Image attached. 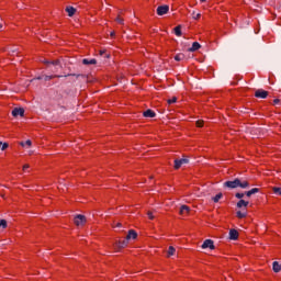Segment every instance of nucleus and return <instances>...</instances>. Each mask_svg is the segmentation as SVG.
Segmentation results:
<instances>
[{
    "label": "nucleus",
    "instance_id": "b1692460",
    "mask_svg": "<svg viewBox=\"0 0 281 281\" xmlns=\"http://www.w3.org/2000/svg\"><path fill=\"white\" fill-rule=\"evenodd\" d=\"M176 36H181V26H176L175 29Z\"/></svg>",
    "mask_w": 281,
    "mask_h": 281
},
{
    "label": "nucleus",
    "instance_id": "4c0bfd02",
    "mask_svg": "<svg viewBox=\"0 0 281 281\" xmlns=\"http://www.w3.org/2000/svg\"><path fill=\"white\" fill-rule=\"evenodd\" d=\"M100 56H104V54H106V50H100Z\"/></svg>",
    "mask_w": 281,
    "mask_h": 281
},
{
    "label": "nucleus",
    "instance_id": "72a5a7b5",
    "mask_svg": "<svg viewBox=\"0 0 281 281\" xmlns=\"http://www.w3.org/2000/svg\"><path fill=\"white\" fill-rule=\"evenodd\" d=\"M179 161H180V164H182V166H183V164H188V159L187 158L179 159Z\"/></svg>",
    "mask_w": 281,
    "mask_h": 281
},
{
    "label": "nucleus",
    "instance_id": "aec40b11",
    "mask_svg": "<svg viewBox=\"0 0 281 281\" xmlns=\"http://www.w3.org/2000/svg\"><path fill=\"white\" fill-rule=\"evenodd\" d=\"M192 19H194V21H199V19H201V13H196V11H193Z\"/></svg>",
    "mask_w": 281,
    "mask_h": 281
},
{
    "label": "nucleus",
    "instance_id": "a211bd4d",
    "mask_svg": "<svg viewBox=\"0 0 281 281\" xmlns=\"http://www.w3.org/2000/svg\"><path fill=\"white\" fill-rule=\"evenodd\" d=\"M257 192H259L258 188H254L250 191L246 192V196H251V194H257Z\"/></svg>",
    "mask_w": 281,
    "mask_h": 281
},
{
    "label": "nucleus",
    "instance_id": "5701e85b",
    "mask_svg": "<svg viewBox=\"0 0 281 281\" xmlns=\"http://www.w3.org/2000/svg\"><path fill=\"white\" fill-rule=\"evenodd\" d=\"M272 191L274 192V194H278L279 196H281V188L280 187H273Z\"/></svg>",
    "mask_w": 281,
    "mask_h": 281
},
{
    "label": "nucleus",
    "instance_id": "473e14b6",
    "mask_svg": "<svg viewBox=\"0 0 281 281\" xmlns=\"http://www.w3.org/2000/svg\"><path fill=\"white\" fill-rule=\"evenodd\" d=\"M235 196L236 199H243V196H245V193H236Z\"/></svg>",
    "mask_w": 281,
    "mask_h": 281
},
{
    "label": "nucleus",
    "instance_id": "37998d69",
    "mask_svg": "<svg viewBox=\"0 0 281 281\" xmlns=\"http://www.w3.org/2000/svg\"><path fill=\"white\" fill-rule=\"evenodd\" d=\"M105 58H109V55H105Z\"/></svg>",
    "mask_w": 281,
    "mask_h": 281
},
{
    "label": "nucleus",
    "instance_id": "c756f323",
    "mask_svg": "<svg viewBox=\"0 0 281 281\" xmlns=\"http://www.w3.org/2000/svg\"><path fill=\"white\" fill-rule=\"evenodd\" d=\"M196 126H198V128H203V121H201V120H199V121H196Z\"/></svg>",
    "mask_w": 281,
    "mask_h": 281
},
{
    "label": "nucleus",
    "instance_id": "6ab92c4d",
    "mask_svg": "<svg viewBox=\"0 0 281 281\" xmlns=\"http://www.w3.org/2000/svg\"><path fill=\"white\" fill-rule=\"evenodd\" d=\"M221 199H223V193H217V194L213 198V201H214V203H218V201H221Z\"/></svg>",
    "mask_w": 281,
    "mask_h": 281
},
{
    "label": "nucleus",
    "instance_id": "6e6552de",
    "mask_svg": "<svg viewBox=\"0 0 281 281\" xmlns=\"http://www.w3.org/2000/svg\"><path fill=\"white\" fill-rule=\"evenodd\" d=\"M48 69H52V67H55V69H58L60 67V61L55 60V61H45Z\"/></svg>",
    "mask_w": 281,
    "mask_h": 281
},
{
    "label": "nucleus",
    "instance_id": "20e7f679",
    "mask_svg": "<svg viewBox=\"0 0 281 281\" xmlns=\"http://www.w3.org/2000/svg\"><path fill=\"white\" fill-rule=\"evenodd\" d=\"M12 115L13 117H19V115L20 117H23V115H25V110L22 108H15L12 110Z\"/></svg>",
    "mask_w": 281,
    "mask_h": 281
},
{
    "label": "nucleus",
    "instance_id": "a878e982",
    "mask_svg": "<svg viewBox=\"0 0 281 281\" xmlns=\"http://www.w3.org/2000/svg\"><path fill=\"white\" fill-rule=\"evenodd\" d=\"M0 227H2V229H5V227H8V222H5V220H0Z\"/></svg>",
    "mask_w": 281,
    "mask_h": 281
},
{
    "label": "nucleus",
    "instance_id": "412c9836",
    "mask_svg": "<svg viewBox=\"0 0 281 281\" xmlns=\"http://www.w3.org/2000/svg\"><path fill=\"white\" fill-rule=\"evenodd\" d=\"M247 216V212L238 211L237 218H245Z\"/></svg>",
    "mask_w": 281,
    "mask_h": 281
},
{
    "label": "nucleus",
    "instance_id": "c9c22d12",
    "mask_svg": "<svg viewBox=\"0 0 281 281\" xmlns=\"http://www.w3.org/2000/svg\"><path fill=\"white\" fill-rule=\"evenodd\" d=\"M29 168H30V165H24L23 166V171L26 172L29 170Z\"/></svg>",
    "mask_w": 281,
    "mask_h": 281
},
{
    "label": "nucleus",
    "instance_id": "e433bc0d",
    "mask_svg": "<svg viewBox=\"0 0 281 281\" xmlns=\"http://www.w3.org/2000/svg\"><path fill=\"white\" fill-rule=\"evenodd\" d=\"M273 104H280V99H274Z\"/></svg>",
    "mask_w": 281,
    "mask_h": 281
},
{
    "label": "nucleus",
    "instance_id": "2eb2a0df",
    "mask_svg": "<svg viewBox=\"0 0 281 281\" xmlns=\"http://www.w3.org/2000/svg\"><path fill=\"white\" fill-rule=\"evenodd\" d=\"M249 205V201L239 200L237 203V207H247Z\"/></svg>",
    "mask_w": 281,
    "mask_h": 281
},
{
    "label": "nucleus",
    "instance_id": "9d476101",
    "mask_svg": "<svg viewBox=\"0 0 281 281\" xmlns=\"http://www.w3.org/2000/svg\"><path fill=\"white\" fill-rule=\"evenodd\" d=\"M126 237H127V240H135V238H137V233L135 231L131 229L128 232V234L126 235Z\"/></svg>",
    "mask_w": 281,
    "mask_h": 281
},
{
    "label": "nucleus",
    "instance_id": "423d86ee",
    "mask_svg": "<svg viewBox=\"0 0 281 281\" xmlns=\"http://www.w3.org/2000/svg\"><path fill=\"white\" fill-rule=\"evenodd\" d=\"M202 249H214V240L205 239L202 244Z\"/></svg>",
    "mask_w": 281,
    "mask_h": 281
},
{
    "label": "nucleus",
    "instance_id": "dca6fc26",
    "mask_svg": "<svg viewBox=\"0 0 281 281\" xmlns=\"http://www.w3.org/2000/svg\"><path fill=\"white\" fill-rule=\"evenodd\" d=\"M98 60L95 59H83L82 64L83 65H97Z\"/></svg>",
    "mask_w": 281,
    "mask_h": 281
},
{
    "label": "nucleus",
    "instance_id": "0eeeda50",
    "mask_svg": "<svg viewBox=\"0 0 281 281\" xmlns=\"http://www.w3.org/2000/svg\"><path fill=\"white\" fill-rule=\"evenodd\" d=\"M228 236H229V240H238V231L232 228L229 231Z\"/></svg>",
    "mask_w": 281,
    "mask_h": 281
},
{
    "label": "nucleus",
    "instance_id": "ddd939ff",
    "mask_svg": "<svg viewBox=\"0 0 281 281\" xmlns=\"http://www.w3.org/2000/svg\"><path fill=\"white\" fill-rule=\"evenodd\" d=\"M144 117H155V111L153 110H147L143 113Z\"/></svg>",
    "mask_w": 281,
    "mask_h": 281
},
{
    "label": "nucleus",
    "instance_id": "1a4fd4ad",
    "mask_svg": "<svg viewBox=\"0 0 281 281\" xmlns=\"http://www.w3.org/2000/svg\"><path fill=\"white\" fill-rule=\"evenodd\" d=\"M128 240H130L128 237L119 240V243H117L119 249H124V247H126L128 245Z\"/></svg>",
    "mask_w": 281,
    "mask_h": 281
},
{
    "label": "nucleus",
    "instance_id": "f8f14e48",
    "mask_svg": "<svg viewBox=\"0 0 281 281\" xmlns=\"http://www.w3.org/2000/svg\"><path fill=\"white\" fill-rule=\"evenodd\" d=\"M66 12L68 13V16H74L76 14V9L74 7H67Z\"/></svg>",
    "mask_w": 281,
    "mask_h": 281
},
{
    "label": "nucleus",
    "instance_id": "f3484780",
    "mask_svg": "<svg viewBox=\"0 0 281 281\" xmlns=\"http://www.w3.org/2000/svg\"><path fill=\"white\" fill-rule=\"evenodd\" d=\"M177 251V249H175V247L170 246L168 248V251H167V256L168 258H170V256H175V252Z\"/></svg>",
    "mask_w": 281,
    "mask_h": 281
},
{
    "label": "nucleus",
    "instance_id": "f257e3e1",
    "mask_svg": "<svg viewBox=\"0 0 281 281\" xmlns=\"http://www.w3.org/2000/svg\"><path fill=\"white\" fill-rule=\"evenodd\" d=\"M224 186L226 188H231L232 190H234V188H243V189H246V188H249V182L247 180H240V179H235V180H232V181H226L224 183Z\"/></svg>",
    "mask_w": 281,
    "mask_h": 281
},
{
    "label": "nucleus",
    "instance_id": "7ed1b4c3",
    "mask_svg": "<svg viewBox=\"0 0 281 281\" xmlns=\"http://www.w3.org/2000/svg\"><path fill=\"white\" fill-rule=\"evenodd\" d=\"M169 10H170V7L160 5V7L157 8V14H158V16H164V14H168Z\"/></svg>",
    "mask_w": 281,
    "mask_h": 281
},
{
    "label": "nucleus",
    "instance_id": "9b49d317",
    "mask_svg": "<svg viewBox=\"0 0 281 281\" xmlns=\"http://www.w3.org/2000/svg\"><path fill=\"white\" fill-rule=\"evenodd\" d=\"M180 214L183 216V215H186V214H190V206H188V205H182L181 207H180Z\"/></svg>",
    "mask_w": 281,
    "mask_h": 281
},
{
    "label": "nucleus",
    "instance_id": "f704fd0d",
    "mask_svg": "<svg viewBox=\"0 0 281 281\" xmlns=\"http://www.w3.org/2000/svg\"><path fill=\"white\" fill-rule=\"evenodd\" d=\"M8 146H9L8 143H3L2 147H1V150H5L8 148Z\"/></svg>",
    "mask_w": 281,
    "mask_h": 281
},
{
    "label": "nucleus",
    "instance_id": "a19ab883",
    "mask_svg": "<svg viewBox=\"0 0 281 281\" xmlns=\"http://www.w3.org/2000/svg\"><path fill=\"white\" fill-rule=\"evenodd\" d=\"M121 225H122V224L117 223V224H116V227H120Z\"/></svg>",
    "mask_w": 281,
    "mask_h": 281
},
{
    "label": "nucleus",
    "instance_id": "cd10ccee",
    "mask_svg": "<svg viewBox=\"0 0 281 281\" xmlns=\"http://www.w3.org/2000/svg\"><path fill=\"white\" fill-rule=\"evenodd\" d=\"M116 23H119L120 25H122L124 23V19L122 18V15H119L116 18Z\"/></svg>",
    "mask_w": 281,
    "mask_h": 281
},
{
    "label": "nucleus",
    "instance_id": "393cba45",
    "mask_svg": "<svg viewBox=\"0 0 281 281\" xmlns=\"http://www.w3.org/2000/svg\"><path fill=\"white\" fill-rule=\"evenodd\" d=\"M21 146H23V148H25V146L30 148V146H32V140L22 142Z\"/></svg>",
    "mask_w": 281,
    "mask_h": 281
},
{
    "label": "nucleus",
    "instance_id": "f03ea898",
    "mask_svg": "<svg viewBox=\"0 0 281 281\" xmlns=\"http://www.w3.org/2000/svg\"><path fill=\"white\" fill-rule=\"evenodd\" d=\"M85 223H87V217H85V215H77L75 217V225H77V227H82Z\"/></svg>",
    "mask_w": 281,
    "mask_h": 281
},
{
    "label": "nucleus",
    "instance_id": "c85d7f7f",
    "mask_svg": "<svg viewBox=\"0 0 281 281\" xmlns=\"http://www.w3.org/2000/svg\"><path fill=\"white\" fill-rule=\"evenodd\" d=\"M175 102H177V97H172L168 100V104H175Z\"/></svg>",
    "mask_w": 281,
    "mask_h": 281
},
{
    "label": "nucleus",
    "instance_id": "58836bf2",
    "mask_svg": "<svg viewBox=\"0 0 281 281\" xmlns=\"http://www.w3.org/2000/svg\"><path fill=\"white\" fill-rule=\"evenodd\" d=\"M201 1V3H205V1H207V0H200Z\"/></svg>",
    "mask_w": 281,
    "mask_h": 281
},
{
    "label": "nucleus",
    "instance_id": "ea45409f",
    "mask_svg": "<svg viewBox=\"0 0 281 281\" xmlns=\"http://www.w3.org/2000/svg\"><path fill=\"white\" fill-rule=\"evenodd\" d=\"M2 146H3V143H2V142H0V148H2Z\"/></svg>",
    "mask_w": 281,
    "mask_h": 281
},
{
    "label": "nucleus",
    "instance_id": "7c9ffc66",
    "mask_svg": "<svg viewBox=\"0 0 281 281\" xmlns=\"http://www.w3.org/2000/svg\"><path fill=\"white\" fill-rule=\"evenodd\" d=\"M147 216H148L149 221H154L155 220V215H153V212H148Z\"/></svg>",
    "mask_w": 281,
    "mask_h": 281
},
{
    "label": "nucleus",
    "instance_id": "79ce46f5",
    "mask_svg": "<svg viewBox=\"0 0 281 281\" xmlns=\"http://www.w3.org/2000/svg\"><path fill=\"white\" fill-rule=\"evenodd\" d=\"M115 35V33H111V36H114Z\"/></svg>",
    "mask_w": 281,
    "mask_h": 281
},
{
    "label": "nucleus",
    "instance_id": "2f4dec72",
    "mask_svg": "<svg viewBox=\"0 0 281 281\" xmlns=\"http://www.w3.org/2000/svg\"><path fill=\"white\" fill-rule=\"evenodd\" d=\"M52 78H60V76H45L44 80H52Z\"/></svg>",
    "mask_w": 281,
    "mask_h": 281
},
{
    "label": "nucleus",
    "instance_id": "bb28decb",
    "mask_svg": "<svg viewBox=\"0 0 281 281\" xmlns=\"http://www.w3.org/2000/svg\"><path fill=\"white\" fill-rule=\"evenodd\" d=\"M175 60H177L178 63L183 60V54H178L175 56Z\"/></svg>",
    "mask_w": 281,
    "mask_h": 281
},
{
    "label": "nucleus",
    "instance_id": "4468645a",
    "mask_svg": "<svg viewBox=\"0 0 281 281\" xmlns=\"http://www.w3.org/2000/svg\"><path fill=\"white\" fill-rule=\"evenodd\" d=\"M198 49H201V44H199V42H194L190 48V52H196Z\"/></svg>",
    "mask_w": 281,
    "mask_h": 281
},
{
    "label": "nucleus",
    "instance_id": "4be33fe9",
    "mask_svg": "<svg viewBox=\"0 0 281 281\" xmlns=\"http://www.w3.org/2000/svg\"><path fill=\"white\" fill-rule=\"evenodd\" d=\"M181 166H182L181 161L179 159H176L175 160V169L179 170V168H181Z\"/></svg>",
    "mask_w": 281,
    "mask_h": 281
},
{
    "label": "nucleus",
    "instance_id": "39448f33",
    "mask_svg": "<svg viewBox=\"0 0 281 281\" xmlns=\"http://www.w3.org/2000/svg\"><path fill=\"white\" fill-rule=\"evenodd\" d=\"M269 95V92L262 89H258L255 92V98H261L262 100H265V98H267Z\"/></svg>",
    "mask_w": 281,
    "mask_h": 281
}]
</instances>
